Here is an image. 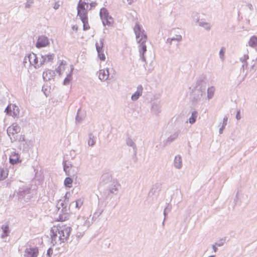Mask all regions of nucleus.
Returning a JSON list of instances; mask_svg holds the SVG:
<instances>
[{
    "instance_id": "20e7f679",
    "label": "nucleus",
    "mask_w": 257,
    "mask_h": 257,
    "mask_svg": "<svg viewBox=\"0 0 257 257\" xmlns=\"http://www.w3.org/2000/svg\"><path fill=\"white\" fill-rule=\"evenodd\" d=\"M100 16L103 25L110 26L113 23V20L112 18L109 16V13L106 9L102 8L100 10Z\"/></svg>"
},
{
    "instance_id": "39448f33",
    "label": "nucleus",
    "mask_w": 257,
    "mask_h": 257,
    "mask_svg": "<svg viewBox=\"0 0 257 257\" xmlns=\"http://www.w3.org/2000/svg\"><path fill=\"white\" fill-rule=\"evenodd\" d=\"M21 128L20 126L16 123L13 124L7 129V133L11 139H16L17 135L20 132Z\"/></svg>"
},
{
    "instance_id": "1a4fd4ad",
    "label": "nucleus",
    "mask_w": 257,
    "mask_h": 257,
    "mask_svg": "<svg viewBox=\"0 0 257 257\" xmlns=\"http://www.w3.org/2000/svg\"><path fill=\"white\" fill-rule=\"evenodd\" d=\"M49 45L48 38L44 36L39 37L38 40L36 43V47L38 48L47 47Z\"/></svg>"
},
{
    "instance_id": "4468645a",
    "label": "nucleus",
    "mask_w": 257,
    "mask_h": 257,
    "mask_svg": "<svg viewBox=\"0 0 257 257\" xmlns=\"http://www.w3.org/2000/svg\"><path fill=\"white\" fill-rule=\"evenodd\" d=\"M248 45L257 50V36H252L248 41Z\"/></svg>"
},
{
    "instance_id": "a878e982",
    "label": "nucleus",
    "mask_w": 257,
    "mask_h": 257,
    "mask_svg": "<svg viewBox=\"0 0 257 257\" xmlns=\"http://www.w3.org/2000/svg\"><path fill=\"white\" fill-rule=\"evenodd\" d=\"M72 32L71 33L73 34L76 33L78 29V27L77 25H73L72 26Z\"/></svg>"
},
{
    "instance_id": "5701e85b",
    "label": "nucleus",
    "mask_w": 257,
    "mask_h": 257,
    "mask_svg": "<svg viewBox=\"0 0 257 257\" xmlns=\"http://www.w3.org/2000/svg\"><path fill=\"white\" fill-rule=\"evenodd\" d=\"M214 90H215V89L213 87L208 88V96L209 97H211V96H212V95L214 92Z\"/></svg>"
},
{
    "instance_id": "e433bc0d",
    "label": "nucleus",
    "mask_w": 257,
    "mask_h": 257,
    "mask_svg": "<svg viewBox=\"0 0 257 257\" xmlns=\"http://www.w3.org/2000/svg\"><path fill=\"white\" fill-rule=\"evenodd\" d=\"M209 257H214V256L213 255H211V256H209Z\"/></svg>"
},
{
    "instance_id": "dca6fc26",
    "label": "nucleus",
    "mask_w": 257,
    "mask_h": 257,
    "mask_svg": "<svg viewBox=\"0 0 257 257\" xmlns=\"http://www.w3.org/2000/svg\"><path fill=\"white\" fill-rule=\"evenodd\" d=\"M9 171L7 169H0V180H4L7 177Z\"/></svg>"
},
{
    "instance_id": "412c9836",
    "label": "nucleus",
    "mask_w": 257,
    "mask_h": 257,
    "mask_svg": "<svg viewBox=\"0 0 257 257\" xmlns=\"http://www.w3.org/2000/svg\"><path fill=\"white\" fill-rule=\"evenodd\" d=\"M102 47L103 44L101 42H99V43L97 42L96 43V50L98 53H100L101 52V51H103Z\"/></svg>"
},
{
    "instance_id": "423d86ee",
    "label": "nucleus",
    "mask_w": 257,
    "mask_h": 257,
    "mask_svg": "<svg viewBox=\"0 0 257 257\" xmlns=\"http://www.w3.org/2000/svg\"><path fill=\"white\" fill-rule=\"evenodd\" d=\"M5 112L10 116L17 117L20 113V109L16 104H10L6 108Z\"/></svg>"
},
{
    "instance_id": "aec40b11",
    "label": "nucleus",
    "mask_w": 257,
    "mask_h": 257,
    "mask_svg": "<svg viewBox=\"0 0 257 257\" xmlns=\"http://www.w3.org/2000/svg\"><path fill=\"white\" fill-rule=\"evenodd\" d=\"M197 117V112L194 111L192 113L191 116L189 118V122L191 123H193L196 120Z\"/></svg>"
},
{
    "instance_id": "f257e3e1",
    "label": "nucleus",
    "mask_w": 257,
    "mask_h": 257,
    "mask_svg": "<svg viewBox=\"0 0 257 257\" xmlns=\"http://www.w3.org/2000/svg\"><path fill=\"white\" fill-rule=\"evenodd\" d=\"M71 230V228L66 224H59L51 228V235L53 237L58 236L60 243L64 242L68 239Z\"/></svg>"
},
{
    "instance_id": "2eb2a0df",
    "label": "nucleus",
    "mask_w": 257,
    "mask_h": 257,
    "mask_svg": "<svg viewBox=\"0 0 257 257\" xmlns=\"http://www.w3.org/2000/svg\"><path fill=\"white\" fill-rule=\"evenodd\" d=\"M143 88L142 87L138 88L137 91L132 96V99L133 100H136L139 96L142 95Z\"/></svg>"
},
{
    "instance_id": "c9c22d12",
    "label": "nucleus",
    "mask_w": 257,
    "mask_h": 257,
    "mask_svg": "<svg viewBox=\"0 0 257 257\" xmlns=\"http://www.w3.org/2000/svg\"><path fill=\"white\" fill-rule=\"evenodd\" d=\"M213 249H214V251H216L217 248L215 246H213Z\"/></svg>"
},
{
    "instance_id": "393cba45",
    "label": "nucleus",
    "mask_w": 257,
    "mask_h": 257,
    "mask_svg": "<svg viewBox=\"0 0 257 257\" xmlns=\"http://www.w3.org/2000/svg\"><path fill=\"white\" fill-rule=\"evenodd\" d=\"M83 204V201L79 199L76 201V206L77 208H79Z\"/></svg>"
},
{
    "instance_id": "bb28decb",
    "label": "nucleus",
    "mask_w": 257,
    "mask_h": 257,
    "mask_svg": "<svg viewBox=\"0 0 257 257\" xmlns=\"http://www.w3.org/2000/svg\"><path fill=\"white\" fill-rule=\"evenodd\" d=\"M53 249L51 248H49L48 250H47V254L48 256H49V257H51V255L53 254Z\"/></svg>"
},
{
    "instance_id": "f704fd0d",
    "label": "nucleus",
    "mask_w": 257,
    "mask_h": 257,
    "mask_svg": "<svg viewBox=\"0 0 257 257\" xmlns=\"http://www.w3.org/2000/svg\"><path fill=\"white\" fill-rule=\"evenodd\" d=\"M61 67H64V65L62 64H61L59 66V68L61 69Z\"/></svg>"
},
{
    "instance_id": "473e14b6",
    "label": "nucleus",
    "mask_w": 257,
    "mask_h": 257,
    "mask_svg": "<svg viewBox=\"0 0 257 257\" xmlns=\"http://www.w3.org/2000/svg\"><path fill=\"white\" fill-rule=\"evenodd\" d=\"M127 3L128 4H131L133 3V0H127Z\"/></svg>"
},
{
    "instance_id": "f03ea898",
    "label": "nucleus",
    "mask_w": 257,
    "mask_h": 257,
    "mask_svg": "<svg viewBox=\"0 0 257 257\" xmlns=\"http://www.w3.org/2000/svg\"><path fill=\"white\" fill-rule=\"evenodd\" d=\"M134 30L138 40V43L139 44V52L144 58V55L147 51L146 45L147 40V35L144 33V30L142 29L141 26L138 23H136Z\"/></svg>"
},
{
    "instance_id": "72a5a7b5",
    "label": "nucleus",
    "mask_w": 257,
    "mask_h": 257,
    "mask_svg": "<svg viewBox=\"0 0 257 257\" xmlns=\"http://www.w3.org/2000/svg\"><path fill=\"white\" fill-rule=\"evenodd\" d=\"M236 118H237V119H239L240 118L239 113V112H238L237 115H236Z\"/></svg>"
},
{
    "instance_id": "c85d7f7f",
    "label": "nucleus",
    "mask_w": 257,
    "mask_h": 257,
    "mask_svg": "<svg viewBox=\"0 0 257 257\" xmlns=\"http://www.w3.org/2000/svg\"><path fill=\"white\" fill-rule=\"evenodd\" d=\"M69 166L64 165V170L66 172V174L67 175H69Z\"/></svg>"
},
{
    "instance_id": "4be33fe9",
    "label": "nucleus",
    "mask_w": 257,
    "mask_h": 257,
    "mask_svg": "<svg viewBox=\"0 0 257 257\" xmlns=\"http://www.w3.org/2000/svg\"><path fill=\"white\" fill-rule=\"evenodd\" d=\"M72 80L71 75H68L67 77L64 80V84L65 85L68 84Z\"/></svg>"
},
{
    "instance_id": "ddd939ff",
    "label": "nucleus",
    "mask_w": 257,
    "mask_h": 257,
    "mask_svg": "<svg viewBox=\"0 0 257 257\" xmlns=\"http://www.w3.org/2000/svg\"><path fill=\"white\" fill-rule=\"evenodd\" d=\"M109 76V72L108 69H101L99 71L98 77L102 81L107 80Z\"/></svg>"
},
{
    "instance_id": "0eeeda50",
    "label": "nucleus",
    "mask_w": 257,
    "mask_h": 257,
    "mask_svg": "<svg viewBox=\"0 0 257 257\" xmlns=\"http://www.w3.org/2000/svg\"><path fill=\"white\" fill-rule=\"evenodd\" d=\"M87 6L85 3H79L77 7V14L81 20L87 19V12L85 6Z\"/></svg>"
},
{
    "instance_id": "6e6552de",
    "label": "nucleus",
    "mask_w": 257,
    "mask_h": 257,
    "mask_svg": "<svg viewBox=\"0 0 257 257\" xmlns=\"http://www.w3.org/2000/svg\"><path fill=\"white\" fill-rule=\"evenodd\" d=\"M39 254V249L36 246H29L25 250V257H37Z\"/></svg>"
},
{
    "instance_id": "9d476101",
    "label": "nucleus",
    "mask_w": 257,
    "mask_h": 257,
    "mask_svg": "<svg viewBox=\"0 0 257 257\" xmlns=\"http://www.w3.org/2000/svg\"><path fill=\"white\" fill-rule=\"evenodd\" d=\"M29 61L32 65H34L35 68L39 67L40 65V61L39 62L36 54L34 53L30 54L28 56Z\"/></svg>"
},
{
    "instance_id": "f8f14e48",
    "label": "nucleus",
    "mask_w": 257,
    "mask_h": 257,
    "mask_svg": "<svg viewBox=\"0 0 257 257\" xmlns=\"http://www.w3.org/2000/svg\"><path fill=\"white\" fill-rule=\"evenodd\" d=\"M54 54H49L44 55H42L41 60H40L41 66L45 63L52 62L54 59Z\"/></svg>"
},
{
    "instance_id": "7ed1b4c3",
    "label": "nucleus",
    "mask_w": 257,
    "mask_h": 257,
    "mask_svg": "<svg viewBox=\"0 0 257 257\" xmlns=\"http://www.w3.org/2000/svg\"><path fill=\"white\" fill-rule=\"evenodd\" d=\"M58 211L59 215L58 221H64L69 218V207L65 204L64 202H59L57 204Z\"/></svg>"
},
{
    "instance_id": "a211bd4d",
    "label": "nucleus",
    "mask_w": 257,
    "mask_h": 257,
    "mask_svg": "<svg viewBox=\"0 0 257 257\" xmlns=\"http://www.w3.org/2000/svg\"><path fill=\"white\" fill-rule=\"evenodd\" d=\"M175 166L177 168H180L182 165V162L181 160V158L180 157H175Z\"/></svg>"
},
{
    "instance_id": "c756f323",
    "label": "nucleus",
    "mask_w": 257,
    "mask_h": 257,
    "mask_svg": "<svg viewBox=\"0 0 257 257\" xmlns=\"http://www.w3.org/2000/svg\"><path fill=\"white\" fill-rule=\"evenodd\" d=\"M8 230H9L8 226H6L4 227V233L5 234V236H7L8 235Z\"/></svg>"
},
{
    "instance_id": "b1692460",
    "label": "nucleus",
    "mask_w": 257,
    "mask_h": 257,
    "mask_svg": "<svg viewBox=\"0 0 257 257\" xmlns=\"http://www.w3.org/2000/svg\"><path fill=\"white\" fill-rule=\"evenodd\" d=\"M98 56L100 60L101 61H104L105 59V56L104 54L103 53V51H101V52L98 53Z\"/></svg>"
},
{
    "instance_id": "6ab92c4d",
    "label": "nucleus",
    "mask_w": 257,
    "mask_h": 257,
    "mask_svg": "<svg viewBox=\"0 0 257 257\" xmlns=\"http://www.w3.org/2000/svg\"><path fill=\"white\" fill-rule=\"evenodd\" d=\"M83 24V30L84 31L89 29L90 27L88 22V18L81 20Z\"/></svg>"
},
{
    "instance_id": "9b49d317",
    "label": "nucleus",
    "mask_w": 257,
    "mask_h": 257,
    "mask_svg": "<svg viewBox=\"0 0 257 257\" xmlns=\"http://www.w3.org/2000/svg\"><path fill=\"white\" fill-rule=\"evenodd\" d=\"M9 160L10 163L12 165L16 164L21 162L19 154L15 152L11 153Z\"/></svg>"
},
{
    "instance_id": "f3484780",
    "label": "nucleus",
    "mask_w": 257,
    "mask_h": 257,
    "mask_svg": "<svg viewBox=\"0 0 257 257\" xmlns=\"http://www.w3.org/2000/svg\"><path fill=\"white\" fill-rule=\"evenodd\" d=\"M73 180L70 177H67L64 180V185L66 187L68 188H71L72 186Z\"/></svg>"
},
{
    "instance_id": "cd10ccee",
    "label": "nucleus",
    "mask_w": 257,
    "mask_h": 257,
    "mask_svg": "<svg viewBox=\"0 0 257 257\" xmlns=\"http://www.w3.org/2000/svg\"><path fill=\"white\" fill-rule=\"evenodd\" d=\"M88 143L89 145L92 146L95 144V141L94 140V139L93 138H90L88 140Z\"/></svg>"
},
{
    "instance_id": "2f4dec72",
    "label": "nucleus",
    "mask_w": 257,
    "mask_h": 257,
    "mask_svg": "<svg viewBox=\"0 0 257 257\" xmlns=\"http://www.w3.org/2000/svg\"><path fill=\"white\" fill-rule=\"evenodd\" d=\"M182 39V37L181 36H177V38L176 39H175V38H173V39H172V40H177V41H180Z\"/></svg>"
},
{
    "instance_id": "7c9ffc66",
    "label": "nucleus",
    "mask_w": 257,
    "mask_h": 257,
    "mask_svg": "<svg viewBox=\"0 0 257 257\" xmlns=\"http://www.w3.org/2000/svg\"><path fill=\"white\" fill-rule=\"evenodd\" d=\"M224 53V50L223 48H222L220 51V55L223 56Z\"/></svg>"
}]
</instances>
